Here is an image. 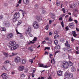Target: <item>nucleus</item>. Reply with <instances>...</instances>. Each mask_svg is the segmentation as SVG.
<instances>
[{
  "mask_svg": "<svg viewBox=\"0 0 79 79\" xmlns=\"http://www.w3.org/2000/svg\"><path fill=\"white\" fill-rule=\"evenodd\" d=\"M73 49H72V48H68V53H72V51H71Z\"/></svg>",
  "mask_w": 79,
  "mask_h": 79,
  "instance_id": "4468645a",
  "label": "nucleus"
},
{
  "mask_svg": "<svg viewBox=\"0 0 79 79\" xmlns=\"http://www.w3.org/2000/svg\"><path fill=\"white\" fill-rule=\"evenodd\" d=\"M62 10L63 11V13H65L66 12V10H65V9L64 8L62 9Z\"/></svg>",
  "mask_w": 79,
  "mask_h": 79,
  "instance_id": "a18cd8bd",
  "label": "nucleus"
},
{
  "mask_svg": "<svg viewBox=\"0 0 79 79\" xmlns=\"http://www.w3.org/2000/svg\"><path fill=\"white\" fill-rule=\"evenodd\" d=\"M61 24L62 26V27H64V23H63V21L61 22Z\"/></svg>",
  "mask_w": 79,
  "mask_h": 79,
  "instance_id": "f704fd0d",
  "label": "nucleus"
},
{
  "mask_svg": "<svg viewBox=\"0 0 79 79\" xmlns=\"http://www.w3.org/2000/svg\"><path fill=\"white\" fill-rule=\"evenodd\" d=\"M29 61L30 62H31V64L33 63V60L32 59H30Z\"/></svg>",
  "mask_w": 79,
  "mask_h": 79,
  "instance_id": "a19ab883",
  "label": "nucleus"
},
{
  "mask_svg": "<svg viewBox=\"0 0 79 79\" xmlns=\"http://www.w3.org/2000/svg\"><path fill=\"white\" fill-rule=\"evenodd\" d=\"M73 35L74 36V37H76V36H77V35L76 33H74L73 34Z\"/></svg>",
  "mask_w": 79,
  "mask_h": 79,
  "instance_id": "de8ad7c7",
  "label": "nucleus"
},
{
  "mask_svg": "<svg viewBox=\"0 0 79 79\" xmlns=\"http://www.w3.org/2000/svg\"><path fill=\"white\" fill-rule=\"evenodd\" d=\"M25 77V76H24V74H22V75L21 76V78L22 79H24Z\"/></svg>",
  "mask_w": 79,
  "mask_h": 79,
  "instance_id": "7c9ffc66",
  "label": "nucleus"
},
{
  "mask_svg": "<svg viewBox=\"0 0 79 79\" xmlns=\"http://www.w3.org/2000/svg\"><path fill=\"white\" fill-rule=\"evenodd\" d=\"M23 2L25 4H26V5H27V4L29 3V0H23Z\"/></svg>",
  "mask_w": 79,
  "mask_h": 79,
  "instance_id": "6ab92c4d",
  "label": "nucleus"
},
{
  "mask_svg": "<svg viewBox=\"0 0 79 79\" xmlns=\"http://www.w3.org/2000/svg\"><path fill=\"white\" fill-rule=\"evenodd\" d=\"M55 48L56 50H59L60 48V45H57L56 46Z\"/></svg>",
  "mask_w": 79,
  "mask_h": 79,
  "instance_id": "a878e982",
  "label": "nucleus"
},
{
  "mask_svg": "<svg viewBox=\"0 0 79 79\" xmlns=\"http://www.w3.org/2000/svg\"><path fill=\"white\" fill-rule=\"evenodd\" d=\"M13 35V34H10L7 36V38H8V39H11V38H12Z\"/></svg>",
  "mask_w": 79,
  "mask_h": 79,
  "instance_id": "ddd939ff",
  "label": "nucleus"
},
{
  "mask_svg": "<svg viewBox=\"0 0 79 79\" xmlns=\"http://www.w3.org/2000/svg\"><path fill=\"white\" fill-rule=\"evenodd\" d=\"M26 32L27 34L29 35L31 32V30H28L26 31Z\"/></svg>",
  "mask_w": 79,
  "mask_h": 79,
  "instance_id": "4be33fe9",
  "label": "nucleus"
},
{
  "mask_svg": "<svg viewBox=\"0 0 79 79\" xmlns=\"http://www.w3.org/2000/svg\"><path fill=\"white\" fill-rule=\"evenodd\" d=\"M46 49L47 50H50V48L48 47H46Z\"/></svg>",
  "mask_w": 79,
  "mask_h": 79,
  "instance_id": "052dcab7",
  "label": "nucleus"
},
{
  "mask_svg": "<svg viewBox=\"0 0 79 79\" xmlns=\"http://www.w3.org/2000/svg\"><path fill=\"white\" fill-rule=\"evenodd\" d=\"M62 19H63V18L62 17H60L59 19V20L60 21L62 20Z\"/></svg>",
  "mask_w": 79,
  "mask_h": 79,
  "instance_id": "0e129e2a",
  "label": "nucleus"
},
{
  "mask_svg": "<svg viewBox=\"0 0 79 79\" xmlns=\"http://www.w3.org/2000/svg\"><path fill=\"white\" fill-rule=\"evenodd\" d=\"M69 73H68L66 72L64 74V76L65 77H66L67 78H68V77H69Z\"/></svg>",
  "mask_w": 79,
  "mask_h": 79,
  "instance_id": "aec40b11",
  "label": "nucleus"
},
{
  "mask_svg": "<svg viewBox=\"0 0 79 79\" xmlns=\"http://www.w3.org/2000/svg\"><path fill=\"white\" fill-rule=\"evenodd\" d=\"M52 56H53V55L52 54H50L49 55L50 58H52Z\"/></svg>",
  "mask_w": 79,
  "mask_h": 79,
  "instance_id": "5fc2aeb1",
  "label": "nucleus"
},
{
  "mask_svg": "<svg viewBox=\"0 0 79 79\" xmlns=\"http://www.w3.org/2000/svg\"><path fill=\"white\" fill-rule=\"evenodd\" d=\"M2 70H4V71L6 70V67L5 65L2 66Z\"/></svg>",
  "mask_w": 79,
  "mask_h": 79,
  "instance_id": "b1692460",
  "label": "nucleus"
},
{
  "mask_svg": "<svg viewBox=\"0 0 79 79\" xmlns=\"http://www.w3.org/2000/svg\"><path fill=\"white\" fill-rule=\"evenodd\" d=\"M62 67L63 68H68L69 66V63L68 62L63 61L62 63Z\"/></svg>",
  "mask_w": 79,
  "mask_h": 79,
  "instance_id": "f03ea898",
  "label": "nucleus"
},
{
  "mask_svg": "<svg viewBox=\"0 0 79 79\" xmlns=\"http://www.w3.org/2000/svg\"><path fill=\"white\" fill-rule=\"evenodd\" d=\"M64 41V40L63 39H62L60 40V41L61 42H63Z\"/></svg>",
  "mask_w": 79,
  "mask_h": 79,
  "instance_id": "c03bdc74",
  "label": "nucleus"
},
{
  "mask_svg": "<svg viewBox=\"0 0 79 79\" xmlns=\"http://www.w3.org/2000/svg\"><path fill=\"white\" fill-rule=\"evenodd\" d=\"M22 23V21H19L18 23V24H17L18 26H19V25H20V24H21Z\"/></svg>",
  "mask_w": 79,
  "mask_h": 79,
  "instance_id": "72a5a7b5",
  "label": "nucleus"
},
{
  "mask_svg": "<svg viewBox=\"0 0 79 79\" xmlns=\"http://www.w3.org/2000/svg\"><path fill=\"white\" fill-rule=\"evenodd\" d=\"M71 71L72 72H74L76 71V69L74 67H71Z\"/></svg>",
  "mask_w": 79,
  "mask_h": 79,
  "instance_id": "412c9836",
  "label": "nucleus"
},
{
  "mask_svg": "<svg viewBox=\"0 0 79 79\" xmlns=\"http://www.w3.org/2000/svg\"><path fill=\"white\" fill-rule=\"evenodd\" d=\"M46 12L44 10H43L42 11V14L43 15H45Z\"/></svg>",
  "mask_w": 79,
  "mask_h": 79,
  "instance_id": "c9c22d12",
  "label": "nucleus"
},
{
  "mask_svg": "<svg viewBox=\"0 0 79 79\" xmlns=\"http://www.w3.org/2000/svg\"><path fill=\"white\" fill-rule=\"evenodd\" d=\"M28 69H27V68H25L24 69V72H25L26 73H27V70Z\"/></svg>",
  "mask_w": 79,
  "mask_h": 79,
  "instance_id": "4c0bfd02",
  "label": "nucleus"
},
{
  "mask_svg": "<svg viewBox=\"0 0 79 79\" xmlns=\"http://www.w3.org/2000/svg\"><path fill=\"white\" fill-rule=\"evenodd\" d=\"M8 3H6L4 4V5L5 6H8Z\"/></svg>",
  "mask_w": 79,
  "mask_h": 79,
  "instance_id": "13d9d810",
  "label": "nucleus"
},
{
  "mask_svg": "<svg viewBox=\"0 0 79 79\" xmlns=\"http://www.w3.org/2000/svg\"><path fill=\"white\" fill-rule=\"evenodd\" d=\"M5 64L9 63V61L6 60L5 61Z\"/></svg>",
  "mask_w": 79,
  "mask_h": 79,
  "instance_id": "09e8293b",
  "label": "nucleus"
},
{
  "mask_svg": "<svg viewBox=\"0 0 79 79\" xmlns=\"http://www.w3.org/2000/svg\"><path fill=\"white\" fill-rule=\"evenodd\" d=\"M15 44H16V42L15 41H10V43L9 46L10 47H11V46L15 45Z\"/></svg>",
  "mask_w": 79,
  "mask_h": 79,
  "instance_id": "423d86ee",
  "label": "nucleus"
},
{
  "mask_svg": "<svg viewBox=\"0 0 79 79\" xmlns=\"http://www.w3.org/2000/svg\"><path fill=\"white\" fill-rule=\"evenodd\" d=\"M28 49L30 50L31 52H32V51H33V50H32V48L31 47H30V48H28Z\"/></svg>",
  "mask_w": 79,
  "mask_h": 79,
  "instance_id": "e433bc0d",
  "label": "nucleus"
},
{
  "mask_svg": "<svg viewBox=\"0 0 79 79\" xmlns=\"http://www.w3.org/2000/svg\"><path fill=\"white\" fill-rule=\"evenodd\" d=\"M51 17L52 18V19H55L56 16H55V14L53 13H52L51 15Z\"/></svg>",
  "mask_w": 79,
  "mask_h": 79,
  "instance_id": "2eb2a0df",
  "label": "nucleus"
},
{
  "mask_svg": "<svg viewBox=\"0 0 79 79\" xmlns=\"http://www.w3.org/2000/svg\"><path fill=\"white\" fill-rule=\"evenodd\" d=\"M58 37H59V35H56L55 36L54 38L55 39H57Z\"/></svg>",
  "mask_w": 79,
  "mask_h": 79,
  "instance_id": "c756f323",
  "label": "nucleus"
},
{
  "mask_svg": "<svg viewBox=\"0 0 79 79\" xmlns=\"http://www.w3.org/2000/svg\"><path fill=\"white\" fill-rule=\"evenodd\" d=\"M3 54L6 57H8L9 56V54L6 52H4Z\"/></svg>",
  "mask_w": 79,
  "mask_h": 79,
  "instance_id": "5701e85b",
  "label": "nucleus"
},
{
  "mask_svg": "<svg viewBox=\"0 0 79 79\" xmlns=\"http://www.w3.org/2000/svg\"><path fill=\"white\" fill-rule=\"evenodd\" d=\"M17 54L14 53H12V56H14L15 55H16Z\"/></svg>",
  "mask_w": 79,
  "mask_h": 79,
  "instance_id": "bf43d9fd",
  "label": "nucleus"
},
{
  "mask_svg": "<svg viewBox=\"0 0 79 79\" xmlns=\"http://www.w3.org/2000/svg\"><path fill=\"white\" fill-rule=\"evenodd\" d=\"M67 46L68 47V48H69L70 47V45H69V44H68Z\"/></svg>",
  "mask_w": 79,
  "mask_h": 79,
  "instance_id": "e2e57ef3",
  "label": "nucleus"
},
{
  "mask_svg": "<svg viewBox=\"0 0 79 79\" xmlns=\"http://www.w3.org/2000/svg\"><path fill=\"white\" fill-rule=\"evenodd\" d=\"M35 8H36V9H37V8H39V6L37 5H35Z\"/></svg>",
  "mask_w": 79,
  "mask_h": 79,
  "instance_id": "58836bf2",
  "label": "nucleus"
},
{
  "mask_svg": "<svg viewBox=\"0 0 79 79\" xmlns=\"http://www.w3.org/2000/svg\"><path fill=\"white\" fill-rule=\"evenodd\" d=\"M56 5L57 6H60V2L59 1H56Z\"/></svg>",
  "mask_w": 79,
  "mask_h": 79,
  "instance_id": "393cba45",
  "label": "nucleus"
},
{
  "mask_svg": "<svg viewBox=\"0 0 79 79\" xmlns=\"http://www.w3.org/2000/svg\"><path fill=\"white\" fill-rule=\"evenodd\" d=\"M69 21H73V19H71V17L69 18Z\"/></svg>",
  "mask_w": 79,
  "mask_h": 79,
  "instance_id": "79ce46f5",
  "label": "nucleus"
},
{
  "mask_svg": "<svg viewBox=\"0 0 79 79\" xmlns=\"http://www.w3.org/2000/svg\"><path fill=\"white\" fill-rule=\"evenodd\" d=\"M65 29L66 30H67V31H68V30H69V28L68 27H65Z\"/></svg>",
  "mask_w": 79,
  "mask_h": 79,
  "instance_id": "3c124183",
  "label": "nucleus"
},
{
  "mask_svg": "<svg viewBox=\"0 0 79 79\" xmlns=\"http://www.w3.org/2000/svg\"><path fill=\"white\" fill-rule=\"evenodd\" d=\"M2 76L3 79H6L8 78V75L4 73L2 75Z\"/></svg>",
  "mask_w": 79,
  "mask_h": 79,
  "instance_id": "0eeeda50",
  "label": "nucleus"
},
{
  "mask_svg": "<svg viewBox=\"0 0 79 79\" xmlns=\"http://www.w3.org/2000/svg\"><path fill=\"white\" fill-rule=\"evenodd\" d=\"M45 43H46L45 41H44L42 42V43L43 44H45Z\"/></svg>",
  "mask_w": 79,
  "mask_h": 79,
  "instance_id": "774afa93",
  "label": "nucleus"
},
{
  "mask_svg": "<svg viewBox=\"0 0 79 79\" xmlns=\"http://www.w3.org/2000/svg\"><path fill=\"white\" fill-rule=\"evenodd\" d=\"M3 24L5 25V26L6 27H8L9 26V22L8 21H5L3 22Z\"/></svg>",
  "mask_w": 79,
  "mask_h": 79,
  "instance_id": "9b49d317",
  "label": "nucleus"
},
{
  "mask_svg": "<svg viewBox=\"0 0 79 79\" xmlns=\"http://www.w3.org/2000/svg\"><path fill=\"white\" fill-rule=\"evenodd\" d=\"M20 37L21 39H23V36L22 34L20 35Z\"/></svg>",
  "mask_w": 79,
  "mask_h": 79,
  "instance_id": "37998d69",
  "label": "nucleus"
},
{
  "mask_svg": "<svg viewBox=\"0 0 79 79\" xmlns=\"http://www.w3.org/2000/svg\"><path fill=\"white\" fill-rule=\"evenodd\" d=\"M28 35L30 36V37H32V36H33L32 34L31 33Z\"/></svg>",
  "mask_w": 79,
  "mask_h": 79,
  "instance_id": "8fccbe9b",
  "label": "nucleus"
},
{
  "mask_svg": "<svg viewBox=\"0 0 79 79\" xmlns=\"http://www.w3.org/2000/svg\"><path fill=\"white\" fill-rule=\"evenodd\" d=\"M36 40H37V38L36 37H35L33 41H30V42L31 44H34V42H35Z\"/></svg>",
  "mask_w": 79,
  "mask_h": 79,
  "instance_id": "dca6fc26",
  "label": "nucleus"
},
{
  "mask_svg": "<svg viewBox=\"0 0 79 79\" xmlns=\"http://www.w3.org/2000/svg\"><path fill=\"white\" fill-rule=\"evenodd\" d=\"M19 47V45L18 44L15 45L13 47H11V50H16Z\"/></svg>",
  "mask_w": 79,
  "mask_h": 79,
  "instance_id": "39448f33",
  "label": "nucleus"
},
{
  "mask_svg": "<svg viewBox=\"0 0 79 79\" xmlns=\"http://www.w3.org/2000/svg\"><path fill=\"white\" fill-rule=\"evenodd\" d=\"M69 63H70V66H73V62H71L70 61H69Z\"/></svg>",
  "mask_w": 79,
  "mask_h": 79,
  "instance_id": "ea45409f",
  "label": "nucleus"
},
{
  "mask_svg": "<svg viewBox=\"0 0 79 79\" xmlns=\"http://www.w3.org/2000/svg\"><path fill=\"white\" fill-rule=\"evenodd\" d=\"M73 6L74 7L75 6V4H74L73 5H71L70 6V8H73Z\"/></svg>",
  "mask_w": 79,
  "mask_h": 79,
  "instance_id": "473e14b6",
  "label": "nucleus"
},
{
  "mask_svg": "<svg viewBox=\"0 0 79 79\" xmlns=\"http://www.w3.org/2000/svg\"><path fill=\"white\" fill-rule=\"evenodd\" d=\"M16 32H17V34H21V33L19 32H18V30H16Z\"/></svg>",
  "mask_w": 79,
  "mask_h": 79,
  "instance_id": "49530a36",
  "label": "nucleus"
},
{
  "mask_svg": "<svg viewBox=\"0 0 79 79\" xmlns=\"http://www.w3.org/2000/svg\"><path fill=\"white\" fill-rule=\"evenodd\" d=\"M33 26L35 29L39 28V24L36 21H34L33 23Z\"/></svg>",
  "mask_w": 79,
  "mask_h": 79,
  "instance_id": "7ed1b4c3",
  "label": "nucleus"
},
{
  "mask_svg": "<svg viewBox=\"0 0 79 79\" xmlns=\"http://www.w3.org/2000/svg\"><path fill=\"white\" fill-rule=\"evenodd\" d=\"M36 18L38 21H40L42 20V18L40 16H37L36 17Z\"/></svg>",
  "mask_w": 79,
  "mask_h": 79,
  "instance_id": "f3484780",
  "label": "nucleus"
},
{
  "mask_svg": "<svg viewBox=\"0 0 79 79\" xmlns=\"http://www.w3.org/2000/svg\"><path fill=\"white\" fill-rule=\"evenodd\" d=\"M24 68V66H19V71H23Z\"/></svg>",
  "mask_w": 79,
  "mask_h": 79,
  "instance_id": "9d476101",
  "label": "nucleus"
},
{
  "mask_svg": "<svg viewBox=\"0 0 79 79\" xmlns=\"http://www.w3.org/2000/svg\"><path fill=\"white\" fill-rule=\"evenodd\" d=\"M58 31H55L54 32L55 34H58Z\"/></svg>",
  "mask_w": 79,
  "mask_h": 79,
  "instance_id": "4d7b16f0",
  "label": "nucleus"
},
{
  "mask_svg": "<svg viewBox=\"0 0 79 79\" xmlns=\"http://www.w3.org/2000/svg\"><path fill=\"white\" fill-rule=\"evenodd\" d=\"M65 44V45H66V46H67L68 44V41H67Z\"/></svg>",
  "mask_w": 79,
  "mask_h": 79,
  "instance_id": "864d4df0",
  "label": "nucleus"
},
{
  "mask_svg": "<svg viewBox=\"0 0 79 79\" xmlns=\"http://www.w3.org/2000/svg\"><path fill=\"white\" fill-rule=\"evenodd\" d=\"M20 62L22 64H24L26 62V60L25 59H22L21 60Z\"/></svg>",
  "mask_w": 79,
  "mask_h": 79,
  "instance_id": "a211bd4d",
  "label": "nucleus"
},
{
  "mask_svg": "<svg viewBox=\"0 0 79 79\" xmlns=\"http://www.w3.org/2000/svg\"><path fill=\"white\" fill-rule=\"evenodd\" d=\"M49 42H48V43L49 44H52V41L51 40H49Z\"/></svg>",
  "mask_w": 79,
  "mask_h": 79,
  "instance_id": "603ef678",
  "label": "nucleus"
},
{
  "mask_svg": "<svg viewBox=\"0 0 79 79\" xmlns=\"http://www.w3.org/2000/svg\"><path fill=\"white\" fill-rule=\"evenodd\" d=\"M69 77H70V78H73V75L72 73H69Z\"/></svg>",
  "mask_w": 79,
  "mask_h": 79,
  "instance_id": "bb28decb",
  "label": "nucleus"
},
{
  "mask_svg": "<svg viewBox=\"0 0 79 79\" xmlns=\"http://www.w3.org/2000/svg\"><path fill=\"white\" fill-rule=\"evenodd\" d=\"M47 54V55H48V52L45 51V53H44L45 55H46Z\"/></svg>",
  "mask_w": 79,
  "mask_h": 79,
  "instance_id": "6e6d98bb",
  "label": "nucleus"
},
{
  "mask_svg": "<svg viewBox=\"0 0 79 79\" xmlns=\"http://www.w3.org/2000/svg\"><path fill=\"white\" fill-rule=\"evenodd\" d=\"M69 26L71 29H74V25L72 24V23H70L69 24Z\"/></svg>",
  "mask_w": 79,
  "mask_h": 79,
  "instance_id": "1a4fd4ad",
  "label": "nucleus"
},
{
  "mask_svg": "<svg viewBox=\"0 0 79 79\" xmlns=\"http://www.w3.org/2000/svg\"><path fill=\"white\" fill-rule=\"evenodd\" d=\"M21 60V58L19 56H16L15 59V63H18Z\"/></svg>",
  "mask_w": 79,
  "mask_h": 79,
  "instance_id": "20e7f679",
  "label": "nucleus"
},
{
  "mask_svg": "<svg viewBox=\"0 0 79 79\" xmlns=\"http://www.w3.org/2000/svg\"><path fill=\"white\" fill-rule=\"evenodd\" d=\"M1 30L2 31H6V29L5 27H1Z\"/></svg>",
  "mask_w": 79,
  "mask_h": 79,
  "instance_id": "cd10ccee",
  "label": "nucleus"
},
{
  "mask_svg": "<svg viewBox=\"0 0 79 79\" xmlns=\"http://www.w3.org/2000/svg\"><path fill=\"white\" fill-rule=\"evenodd\" d=\"M45 40H48L49 38H45Z\"/></svg>",
  "mask_w": 79,
  "mask_h": 79,
  "instance_id": "680f3d73",
  "label": "nucleus"
},
{
  "mask_svg": "<svg viewBox=\"0 0 79 79\" xmlns=\"http://www.w3.org/2000/svg\"><path fill=\"white\" fill-rule=\"evenodd\" d=\"M49 35H52V33L51 32H50L49 33Z\"/></svg>",
  "mask_w": 79,
  "mask_h": 79,
  "instance_id": "69168bd1",
  "label": "nucleus"
},
{
  "mask_svg": "<svg viewBox=\"0 0 79 79\" xmlns=\"http://www.w3.org/2000/svg\"><path fill=\"white\" fill-rule=\"evenodd\" d=\"M75 23H76L77 24V20H74Z\"/></svg>",
  "mask_w": 79,
  "mask_h": 79,
  "instance_id": "338daca9",
  "label": "nucleus"
},
{
  "mask_svg": "<svg viewBox=\"0 0 79 79\" xmlns=\"http://www.w3.org/2000/svg\"><path fill=\"white\" fill-rule=\"evenodd\" d=\"M54 42L55 45H57V44H58V40H55Z\"/></svg>",
  "mask_w": 79,
  "mask_h": 79,
  "instance_id": "c85d7f7f",
  "label": "nucleus"
},
{
  "mask_svg": "<svg viewBox=\"0 0 79 79\" xmlns=\"http://www.w3.org/2000/svg\"><path fill=\"white\" fill-rule=\"evenodd\" d=\"M45 29L46 30H48V29H49V28L48 27V25H47V26H46L45 27Z\"/></svg>",
  "mask_w": 79,
  "mask_h": 79,
  "instance_id": "2f4dec72",
  "label": "nucleus"
},
{
  "mask_svg": "<svg viewBox=\"0 0 79 79\" xmlns=\"http://www.w3.org/2000/svg\"><path fill=\"white\" fill-rule=\"evenodd\" d=\"M39 67H42V68H48V66H47V65H44V64H39Z\"/></svg>",
  "mask_w": 79,
  "mask_h": 79,
  "instance_id": "6e6552de",
  "label": "nucleus"
},
{
  "mask_svg": "<svg viewBox=\"0 0 79 79\" xmlns=\"http://www.w3.org/2000/svg\"><path fill=\"white\" fill-rule=\"evenodd\" d=\"M57 74L59 76H61L63 75V73L61 71H58L57 72Z\"/></svg>",
  "mask_w": 79,
  "mask_h": 79,
  "instance_id": "f8f14e48",
  "label": "nucleus"
},
{
  "mask_svg": "<svg viewBox=\"0 0 79 79\" xmlns=\"http://www.w3.org/2000/svg\"><path fill=\"white\" fill-rule=\"evenodd\" d=\"M14 17L13 18L12 21L13 22H16L18 21V19L19 18L20 16V14L18 12H16L14 14Z\"/></svg>",
  "mask_w": 79,
  "mask_h": 79,
  "instance_id": "f257e3e1",
  "label": "nucleus"
}]
</instances>
